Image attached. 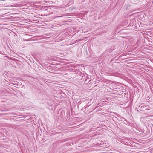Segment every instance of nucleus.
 I'll return each instance as SVG.
<instances>
[{
	"mask_svg": "<svg viewBox=\"0 0 153 153\" xmlns=\"http://www.w3.org/2000/svg\"><path fill=\"white\" fill-rule=\"evenodd\" d=\"M145 105H144L141 104L140 105L139 107H141V108L144 107V106Z\"/></svg>",
	"mask_w": 153,
	"mask_h": 153,
	"instance_id": "1",
	"label": "nucleus"
}]
</instances>
